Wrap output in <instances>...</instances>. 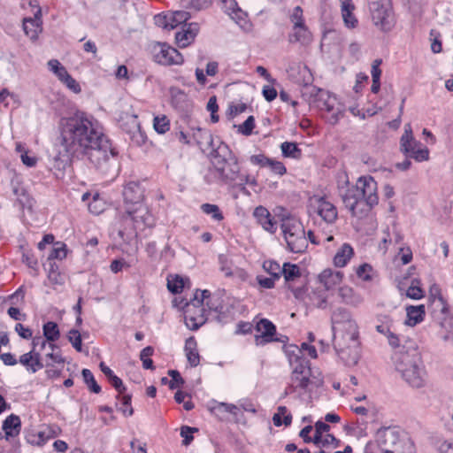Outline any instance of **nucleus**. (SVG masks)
Returning <instances> with one entry per match:
<instances>
[{
  "instance_id": "23",
  "label": "nucleus",
  "mask_w": 453,
  "mask_h": 453,
  "mask_svg": "<svg viewBox=\"0 0 453 453\" xmlns=\"http://www.w3.org/2000/svg\"><path fill=\"white\" fill-rule=\"evenodd\" d=\"M254 217L257 219V222L267 232L273 234L276 232V221L271 216L269 211L263 207L258 206L255 209Z\"/></svg>"
},
{
  "instance_id": "40",
  "label": "nucleus",
  "mask_w": 453,
  "mask_h": 453,
  "mask_svg": "<svg viewBox=\"0 0 453 453\" xmlns=\"http://www.w3.org/2000/svg\"><path fill=\"white\" fill-rule=\"evenodd\" d=\"M282 155L286 157L299 158L302 155L297 144L290 142H284L280 145Z\"/></svg>"
},
{
  "instance_id": "25",
  "label": "nucleus",
  "mask_w": 453,
  "mask_h": 453,
  "mask_svg": "<svg viewBox=\"0 0 453 453\" xmlns=\"http://www.w3.org/2000/svg\"><path fill=\"white\" fill-rule=\"evenodd\" d=\"M342 277L343 274L341 272L326 269L319 274V279L324 287L323 289L328 291L339 285L342 280Z\"/></svg>"
},
{
  "instance_id": "58",
  "label": "nucleus",
  "mask_w": 453,
  "mask_h": 453,
  "mask_svg": "<svg viewBox=\"0 0 453 453\" xmlns=\"http://www.w3.org/2000/svg\"><path fill=\"white\" fill-rule=\"evenodd\" d=\"M267 168H269L273 173L279 175H283L287 172V169L283 163L272 158L269 161Z\"/></svg>"
},
{
  "instance_id": "56",
  "label": "nucleus",
  "mask_w": 453,
  "mask_h": 453,
  "mask_svg": "<svg viewBox=\"0 0 453 453\" xmlns=\"http://www.w3.org/2000/svg\"><path fill=\"white\" fill-rule=\"evenodd\" d=\"M49 348L51 349V352L48 353L46 357L51 360L52 364L64 363L65 360L59 353V348L51 342L49 343Z\"/></svg>"
},
{
  "instance_id": "50",
  "label": "nucleus",
  "mask_w": 453,
  "mask_h": 453,
  "mask_svg": "<svg viewBox=\"0 0 453 453\" xmlns=\"http://www.w3.org/2000/svg\"><path fill=\"white\" fill-rule=\"evenodd\" d=\"M418 280H413L406 292V296L411 299L418 300L424 296L422 288L418 286Z\"/></svg>"
},
{
  "instance_id": "36",
  "label": "nucleus",
  "mask_w": 453,
  "mask_h": 453,
  "mask_svg": "<svg viewBox=\"0 0 453 453\" xmlns=\"http://www.w3.org/2000/svg\"><path fill=\"white\" fill-rule=\"evenodd\" d=\"M216 408L219 411L222 410L226 412L232 414L236 422H242V420H244L243 412L240 406H237L233 403H219Z\"/></svg>"
},
{
  "instance_id": "7",
  "label": "nucleus",
  "mask_w": 453,
  "mask_h": 453,
  "mask_svg": "<svg viewBox=\"0 0 453 453\" xmlns=\"http://www.w3.org/2000/svg\"><path fill=\"white\" fill-rule=\"evenodd\" d=\"M211 296L209 290H203L199 292L196 290L195 296L189 303H186L184 307V320L186 326L191 330H197L203 326L206 318L204 315V309L203 303L204 299Z\"/></svg>"
},
{
  "instance_id": "16",
  "label": "nucleus",
  "mask_w": 453,
  "mask_h": 453,
  "mask_svg": "<svg viewBox=\"0 0 453 453\" xmlns=\"http://www.w3.org/2000/svg\"><path fill=\"white\" fill-rule=\"evenodd\" d=\"M190 19L189 12L186 11H176L169 14H157L154 17L155 24L165 29L172 30Z\"/></svg>"
},
{
  "instance_id": "26",
  "label": "nucleus",
  "mask_w": 453,
  "mask_h": 453,
  "mask_svg": "<svg viewBox=\"0 0 453 453\" xmlns=\"http://www.w3.org/2000/svg\"><path fill=\"white\" fill-rule=\"evenodd\" d=\"M340 3L344 25L349 28H355L358 24V20L353 14L355 5L353 4L352 0H340Z\"/></svg>"
},
{
  "instance_id": "41",
  "label": "nucleus",
  "mask_w": 453,
  "mask_h": 453,
  "mask_svg": "<svg viewBox=\"0 0 453 453\" xmlns=\"http://www.w3.org/2000/svg\"><path fill=\"white\" fill-rule=\"evenodd\" d=\"M43 335L49 342H55L59 338L60 333L57 323L49 321L43 325Z\"/></svg>"
},
{
  "instance_id": "35",
  "label": "nucleus",
  "mask_w": 453,
  "mask_h": 453,
  "mask_svg": "<svg viewBox=\"0 0 453 453\" xmlns=\"http://www.w3.org/2000/svg\"><path fill=\"white\" fill-rule=\"evenodd\" d=\"M293 34L289 36V41L306 43L310 41V33L304 24L293 26Z\"/></svg>"
},
{
  "instance_id": "4",
  "label": "nucleus",
  "mask_w": 453,
  "mask_h": 453,
  "mask_svg": "<svg viewBox=\"0 0 453 453\" xmlns=\"http://www.w3.org/2000/svg\"><path fill=\"white\" fill-rule=\"evenodd\" d=\"M395 369L411 388H420L426 383V372L416 349L399 352L395 357Z\"/></svg>"
},
{
  "instance_id": "61",
  "label": "nucleus",
  "mask_w": 453,
  "mask_h": 453,
  "mask_svg": "<svg viewBox=\"0 0 453 453\" xmlns=\"http://www.w3.org/2000/svg\"><path fill=\"white\" fill-rule=\"evenodd\" d=\"M22 261L31 269L36 271L38 266L37 259L30 251H25L22 255Z\"/></svg>"
},
{
  "instance_id": "59",
  "label": "nucleus",
  "mask_w": 453,
  "mask_h": 453,
  "mask_svg": "<svg viewBox=\"0 0 453 453\" xmlns=\"http://www.w3.org/2000/svg\"><path fill=\"white\" fill-rule=\"evenodd\" d=\"M292 374L303 375L311 374V368L308 361H299L293 369Z\"/></svg>"
},
{
  "instance_id": "17",
  "label": "nucleus",
  "mask_w": 453,
  "mask_h": 453,
  "mask_svg": "<svg viewBox=\"0 0 453 453\" xmlns=\"http://www.w3.org/2000/svg\"><path fill=\"white\" fill-rule=\"evenodd\" d=\"M200 27L198 23L191 22L184 24L181 31L175 35V40L179 47L185 48L188 46L196 38L199 32Z\"/></svg>"
},
{
  "instance_id": "33",
  "label": "nucleus",
  "mask_w": 453,
  "mask_h": 453,
  "mask_svg": "<svg viewBox=\"0 0 453 453\" xmlns=\"http://www.w3.org/2000/svg\"><path fill=\"white\" fill-rule=\"evenodd\" d=\"M309 298L311 303L319 309H325L327 307L328 294L325 289L317 288L313 290L310 294Z\"/></svg>"
},
{
  "instance_id": "18",
  "label": "nucleus",
  "mask_w": 453,
  "mask_h": 453,
  "mask_svg": "<svg viewBox=\"0 0 453 453\" xmlns=\"http://www.w3.org/2000/svg\"><path fill=\"white\" fill-rule=\"evenodd\" d=\"M60 428L56 426H45L36 434H31L27 436V441L30 444L42 446L49 440L58 435Z\"/></svg>"
},
{
  "instance_id": "8",
  "label": "nucleus",
  "mask_w": 453,
  "mask_h": 453,
  "mask_svg": "<svg viewBox=\"0 0 453 453\" xmlns=\"http://www.w3.org/2000/svg\"><path fill=\"white\" fill-rule=\"evenodd\" d=\"M400 151L406 157L413 158L417 162H424L429 159V150L415 139L411 124L404 126V132L400 138Z\"/></svg>"
},
{
  "instance_id": "10",
  "label": "nucleus",
  "mask_w": 453,
  "mask_h": 453,
  "mask_svg": "<svg viewBox=\"0 0 453 453\" xmlns=\"http://www.w3.org/2000/svg\"><path fill=\"white\" fill-rule=\"evenodd\" d=\"M369 6L374 25L383 31L391 30L395 18L390 0H371Z\"/></svg>"
},
{
  "instance_id": "54",
  "label": "nucleus",
  "mask_w": 453,
  "mask_h": 453,
  "mask_svg": "<svg viewBox=\"0 0 453 453\" xmlns=\"http://www.w3.org/2000/svg\"><path fill=\"white\" fill-rule=\"evenodd\" d=\"M255 127V119L253 116L248 117V119L242 124L238 126V131L243 135L251 134L253 129Z\"/></svg>"
},
{
  "instance_id": "52",
  "label": "nucleus",
  "mask_w": 453,
  "mask_h": 453,
  "mask_svg": "<svg viewBox=\"0 0 453 453\" xmlns=\"http://www.w3.org/2000/svg\"><path fill=\"white\" fill-rule=\"evenodd\" d=\"M169 120L165 116L154 118V128L158 134H165L169 130Z\"/></svg>"
},
{
  "instance_id": "44",
  "label": "nucleus",
  "mask_w": 453,
  "mask_h": 453,
  "mask_svg": "<svg viewBox=\"0 0 453 453\" xmlns=\"http://www.w3.org/2000/svg\"><path fill=\"white\" fill-rule=\"evenodd\" d=\"M172 104L176 108L184 109V104L187 101V95L180 88H173L171 89Z\"/></svg>"
},
{
  "instance_id": "14",
  "label": "nucleus",
  "mask_w": 453,
  "mask_h": 453,
  "mask_svg": "<svg viewBox=\"0 0 453 453\" xmlns=\"http://www.w3.org/2000/svg\"><path fill=\"white\" fill-rule=\"evenodd\" d=\"M255 329L259 333L255 335V343L257 346H264L273 342H284L283 340L274 337L276 334V326L267 319H261L257 321Z\"/></svg>"
},
{
  "instance_id": "38",
  "label": "nucleus",
  "mask_w": 453,
  "mask_h": 453,
  "mask_svg": "<svg viewBox=\"0 0 453 453\" xmlns=\"http://www.w3.org/2000/svg\"><path fill=\"white\" fill-rule=\"evenodd\" d=\"M281 275L287 282L294 281L301 277L300 268L296 265L285 263L282 266Z\"/></svg>"
},
{
  "instance_id": "30",
  "label": "nucleus",
  "mask_w": 453,
  "mask_h": 453,
  "mask_svg": "<svg viewBox=\"0 0 453 453\" xmlns=\"http://www.w3.org/2000/svg\"><path fill=\"white\" fill-rule=\"evenodd\" d=\"M407 319L405 320V324L410 326H414L417 324L420 323L424 319L425 315V306L418 305L412 306L410 305L406 308Z\"/></svg>"
},
{
  "instance_id": "31",
  "label": "nucleus",
  "mask_w": 453,
  "mask_h": 453,
  "mask_svg": "<svg viewBox=\"0 0 453 453\" xmlns=\"http://www.w3.org/2000/svg\"><path fill=\"white\" fill-rule=\"evenodd\" d=\"M21 427V421L19 416L11 414L6 418L3 423V430L5 432L6 436H16L19 434Z\"/></svg>"
},
{
  "instance_id": "20",
  "label": "nucleus",
  "mask_w": 453,
  "mask_h": 453,
  "mask_svg": "<svg viewBox=\"0 0 453 453\" xmlns=\"http://www.w3.org/2000/svg\"><path fill=\"white\" fill-rule=\"evenodd\" d=\"M219 261V270L224 273L225 277L237 279L241 281L247 280L248 273L243 269L234 266L232 261L228 260L226 257L220 255Z\"/></svg>"
},
{
  "instance_id": "51",
  "label": "nucleus",
  "mask_w": 453,
  "mask_h": 453,
  "mask_svg": "<svg viewBox=\"0 0 453 453\" xmlns=\"http://www.w3.org/2000/svg\"><path fill=\"white\" fill-rule=\"evenodd\" d=\"M168 375L172 378V380L169 381L170 389H175L184 385L185 380L177 370H169Z\"/></svg>"
},
{
  "instance_id": "64",
  "label": "nucleus",
  "mask_w": 453,
  "mask_h": 453,
  "mask_svg": "<svg viewBox=\"0 0 453 453\" xmlns=\"http://www.w3.org/2000/svg\"><path fill=\"white\" fill-rule=\"evenodd\" d=\"M290 19L294 23V26L304 24L303 10L300 6H296L294 9L293 13L290 16Z\"/></svg>"
},
{
  "instance_id": "42",
  "label": "nucleus",
  "mask_w": 453,
  "mask_h": 453,
  "mask_svg": "<svg viewBox=\"0 0 453 453\" xmlns=\"http://www.w3.org/2000/svg\"><path fill=\"white\" fill-rule=\"evenodd\" d=\"M84 382L89 388V390L95 394L101 392V387L96 381L93 373L88 369H83L81 372Z\"/></svg>"
},
{
  "instance_id": "2",
  "label": "nucleus",
  "mask_w": 453,
  "mask_h": 453,
  "mask_svg": "<svg viewBox=\"0 0 453 453\" xmlns=\"http://www.w3.org/2000/svg\"><path fill=\"white\" fill-rule=\"evenodd\" d=\"M334 348L347 365H355L359 359L358 326L350 312L336 309L331 316Z\"/></svg>"
},
{
  "instance_id": "19",
  "label": "nucleus",
  "mask_w": 453,
  "mask_h": 453,
  "mask_svg": "<svg viewBox=\"0 0 453 453\" xmlns=\"http://www.w3.org/2000/svg\"><path fill=\"white\" fill-rule=\"evenodd\" d=\"M428 311L433 319L442 326L449 315L446 301L443 298L432 299L428 303Z\"/></svg>"
},
{
  "instance_id": "6",
  "label": "nucleus",
  "mask_w": 453,
  "mask_h": 453,
  "mask_svg": "<svg viewBox=\"0 0 453 453\" xmlns=\"http://www.w3.org/2000/svg\"><path fill=\"white\" fill-rule=\"evenodd\" d=\"M280 228L287 249L293 253H303L308 247V239L305 235L304 226L302 222L295 218L282 219Z\"/></svg>"
},
{
  "instance_id": "43",
  "label": "nucleus",
  "mask_w": 453,
  "mask_h": 453,
  "mask_svg": "<svg viewBox=\"0 0 453 453\" xmlns=\"http://www.w3.org/2000/svg\"><path fill=\"white\" fill-rule=\"evenodd\" d=\"M50 71H51L61 81L68 73L66 68L61 65L58 59H50L47 63Z\"/></svg>"
},
{
  "instance_id": "47",
  "label": "nucleus",
  "mask_w": 453,
  "mask_h": 453,
  "mask_svg": "<svg viewBox=\"0 0 453 453\" xmlns=\"http://www.w3.org/2000/svg\"><path fill=\"white\" fill-rule=\"evenodd\" d=\"M263 268L271 276L274 277V279H280L281 276L282 267H280V265L274 261H265L263 264Z\"/></svg>"
},
{
  "instance_id": "63",
  "label": "nucleus",
  "mask_w": 453,
  "mask_h": 453,
  "mask_svg": "<svg viewBox=\"0 0 453 453\" xmlns=\"http://www.w3.org/2000/svg\"><path fill=\"white\" fill-rule=\"evenodd\" d=\"M110 383L112 387L119 392L118 398H120V395L126 391V387L123 384V381L120 378L116 376L115 374L109 379Z\"/></svg>"
},
{
  "instance_id": "3",
  "label": "nucleus",
  "mask_w": 453,
  "mask_h": 453,
  "mask_svg": "<svg viewBox=\"0 0 453 453\" xmlns=\"http://www.w3.org/2000/svg\"><path fill=\"white\" fill-rule=\"evenodd\" d=\"M377 182L370 176H361L356 185L341 193L345 207L354 217L362 218L379 202Z\"/></svg>"
},
{
  "instance_id": "46",
  "label": "nucleus",
  "mask_w": 453,
  "mask_h": 453,
  "mask_svg": "<svg viewBox=\"0 0 453 453\" xmlns=\"http://www.w3.org/2000/svg\"><path fill=\"white\" fill-rule=\"evenodd\" d=\"M211 4V0H181V4L187 9H193L196 11H201L209 7Z\"/></svg>"
},
{
  "instance_id": "9",
  "label": "nucleus",
  "mask_w": 453,
  "mask_h": 453,
  "mask_svg": "<svg viewBox=\"0 0 453 453\" xmlns=\"http://www.w3.org/2000/svg\"><path fill=\"white\" fill-rule=\"evenodd\" d=\"M312 104L319 110L325 111L327 113V121L332 125L338 123L343 116V106L334 96L330 95L327 91L319 89Z\"/></svg>"
},
{
  "instance_id": "5",
  "label": "nucleus",
  "mask_w": 453,
  "mask_h": 453,
  "mask_svg": "<svg viewBox=\"0 0 453 453\" xmlns=\"http://www.w3.org/2000/svg\"><path fill=\"white\" fill-rule=\"evenodd\" d=\"M218 143L213 152H211V161L219 178L225 183L231 184L237 180L240 167L228 146L219 140Z\"/></svg>"
},
{
  "instance_id": "29",
  "label": "nucleus",
  "mask_w": 453,
  "mask_h": 453,
  "mask_svg": "<svg viewBox=\"0 0 453 453\" xmlns=\"http://www.w3.org/2000/svg\"><path fill=\"white\" fill-rule=\"evenodd\" d=\"M42 11L41 8H38L36 13L35 14V19H25L23 22V29L27 35L30 36L32 39L37 38L38 35V27H40L39 22H41Z\"/></svg>"
},
{
  "instance_id": "62",
  "label": "nucleus",
  "mask_w": 453,
  "mask_h": 453,
  "mask_svg": "<svg viewBox=\"0 0 453 453\" xmlns=\"http://www.w3.org/2000/svg\"><path fill=\"white\" fill-rule=\"evenodd\" d=\"M271 158L267 157L264 154L252 155L250 157V161L253 165H259L261 167H267Z\"/></svg>"
},
{
  "instance_id": "34",
  "label": "nucleus",
  "mask_w": 453,
  "mask_h": 453,
  "mask_svg": "<svg viewBox=\"0 0 453 453\" xmlns=\"http://www.w3.org/2000/svg\"><path fill=\"white\" fill-rule=\"evenodd\" d=\"M338 295L342 301L347 304L357 305L361 303L360 297L356 296L353 289L348 286L339 288Z\"/></svg>"
},
{
  "instance_id": "12",
  "label": "nucleus",
  "mask_w": 453,
  "mask_h": 453,
  "mask_svg": "<svg viewBox=\"0 0 453 453\" xmlns=\"http://www.w3.org/2000/svg\"><path fill=\"white\" fill-rule=\"evenodd\" d=\"M124 223L126 225H136L140 229L153 226L152 215L143 203L134 207H127L124 212Z\"/></svg>"
},
{
  "instance_id": "60",
  "label": "nucleus",
  "mask_w": 453,
  "mask_h": 453,
  "mask_svg": "<svg viewBox=\"0 0 453 453\" xmlns=\"http://www.w3.org/2000/svg\"><path fill=\"white\" fill-rule=\"evenodd\" d=\"M70 90L78 94L81 92V88L79 83L69 74L61 81Z\"/></svg>"
},
{
  "instance_id": "37",
  "label": "nucleus",
  "mask_w": 453,
  "mask_h": 453,
  "mask_svg": "<svg viewBox=\"0 0 453 453\" xmlns=\"http://www.w3.org/2000/svg\"><path fill=\"white\" fill-rule=\"evenodd\" d=\"M310 375L311 374H291L292 384L287 388V393L294 391L296 388L306 389L311 383Z\"/></svg>"
},
{
  "instance_id": "57",
  "label": "nucleus",
  "mask_w": 453,
  "mask_h": 453,
  "mask_svg": "<svg viewBox=\"0 0 453 453\" xmlns=\"http://www.w3.org/2000/svg\"><path fill=\"white\" fill-rule=\"evenodd\" d=\"M196 431H197L196 428H193V427H190L188 426H181L180 435L183 437L182 443L186 446L188 445L194 439V437L192 435L193 432H196Z\"/></svg>"
},
{
  "instance_id": "53",
  "label": "nucleus",
  "mask_w": 453,
  "mask_h": 453,
  "mask_svg": "<svg viewBox=\"0 0 453 453\" xmlns=\"http://www.w3.org/2000/svg\"><path fill=\"white\" fill-rule=\"evenodd\" d=\"M68 340L72 343L73 347L79 352L81 351L82 342L81 336L78 330L72 329L68 334Z\"/></svg>"
},
{
  "instance_id": "45",
  "label": "nucleus",
  "mask_w": 453,
  "mask_h": 453,
  "mask_svg": "<svg viewBox=\"0 0 453 453\" xmlns=\"http://www.w3.org/2000/svg\"><path fill=\"white\" fill-rule=\"evenodd\" d=\"M201 210L203 211V213L211 215V218L217 221H221L224 219V216L220 211L219 207L216 204L203 203L201 205Z\"/></svg>"
},
{
  "instance_id": "13",
  "label": "nucleus",
  "mask_w": 453,
  "mask_h": 453,
  "mask_svg": "<svg viewBox=\"0 0 453 453\" xmlns=\"http://www.w3.org/2000/svg\"><path fill=\"white\" fill-rule=\"evenodd\" d=\"M376 441L382 453H394V449L400 448L403 443L399 439L398 433L389 427L379 429Z\"/></svg>"
},
{
  "instance_id": "15",
  "label": "nucleus",
  "mask_w": 453,
  "mask_h": 453,
  "mask_svg": "<svg viewBox=\"0 0 453 453\" xmlns=\"http://www.w3.org/2000/svg\"><path fill=\"white\" fill-rule=\"evenodd\" d=\"M140 229L136 225H126L124 223V213L121 216V226L118 231V235L128 247L124 250L130 256L135 255L138 251L137 230Z\"/></svg>"
},
{
  "instance_id": "24",
  "label": "nucleus",
  "mask_w": 453,
  "mask_h": 453,
  "mask_svg": "<svg viewBox=\"0 0 453 453\" xmlns=\"http://www.w3.org/2000/svg\"><path fill=\"white\" fill-rule=\"evenodd\" d=\"M19 362L26 367L27 372L32 373H35L37 371L43 368L40 353L34 351V349L21 355Z\"/></svg>"
},
{
  "instance_id": "55",
  "label": "nucleus",
  "mask_w": 453,
  "mask_h": 453,
  "mask_svg": "<svg viewBox=\"0 0 453 453\" xmlns=\"http://www.w3.org/2000/svg\"><path fill=\"white\" fill-rule=\"evenodd\" d=\"M184 287L183 279L176 276L173 280H168L167 288L173 294L180 293Z\"/></svg>"
},
{
  "instance_id": "49",
  "label": "nucleus",
  "mask_w": 453,
  "mask_h": 453,
  "mask_svg": "<svg viewBox=\"0 0 453 453\" xmlns=\"http://www.w3.org/2000/svg\"><path fill=\"white\" fill-rule=\"evenodd\" d=\"M237 180H239V182L236 183L235 185L242 192L246 191V188H245L246 185L257 186V184L256 177L251 176L250 174H240L239 173V177H238Z\"/></svg>"
},
{
  "instance_id": "39",
  "label": "nucleus",
  "mask_w": 453,
  "mask_h": 453,
  "mask_svg": "<svg viewBox=\"0 0 453 453\" xmlns=\"http://www.w3.org/2000/svg\"><path fill=\"white\" fill-rule=\"evenodd\" d=\"M379 324L376 326V331L385 336L391 331L394 321L388 315H379L377 317Z\"/></svg>"
},
{
  "instance_id": "28",
  "label": "nucleus",
  "mask_w": 453,
  "mask_h": 453,
  "mask_svg": "<svg viewBox=\"0 0 453 453\" xmlns=\"http://www.w3.org/2000/svg\"><path fill=\"white\" fill-rule=\"evenodd\" d=\"M185 352L190 365L193 367L197 366L200 363V356L197 350L196 341L193 336L186 340Z\"/></svg>"
},
{
  "instance_id": "22",
  "label": "nucleus",
  "mask_w": 453,
  "mask_h": 453,
  "mask_svg": "<svg viewBox=\"0 0 453 453\" xmlns=\"http://www.w3.org/2000/svg\"><path fill=\"white\" fill-rule=\"evenodd\" d=\"M317 213L327 224H333L338 216L336 207L325 198L318 200Z\"/></svg>"
},
{
  "instance_id": "1",
  "label": "nucleus",
  "mask_w": 453,
  "mask_h": 453,
  "mask_svg": "<svg viewBox=\"0 0 453 453\" xmlns=\"http://www.w3.org/2000/svg\"><path fill=\"white\" fill-rule=\"evenodd\" d=\"M59 128L60 144L68 157L86 158L98 170H107L111 158L117 152L93 116L78 111L61 119Z\"/></svg>"
},
{
  "instance_id": "21",
  "label": "nucleus",
  "mask_w": 453,
  "mask_h": 453,
  "mask_svg": "<svg viewBox=\"0 0 453 453\" xmlns=\"http://www.w3.org/2000/svg\"><path fill=\"white\" fill-rule=\"evenodd\" d=\"M123 196L127 205L126 208L142 203V190L140 185L135 182H130L124 188Z\"/></svg>"
},
{
  "instance_id": "48",
  "label": "nucleus",
  "mask_w": 453,
  "mask_h": 453,
  "mask_svg": "<svg viewBox=\"0 0 453 453\" xmlns=\"http://www.w3.org/2000/svg\"><path fill=\"white\" fill-rule=\"evenodd\" d=\"M66 254H67L66 245L62 242H56L54 244V247H53L50 254L49 255L48 259L49 260H52V259L62 260V259L65 258Z\"/></svg>"
},
{
  "instance_id": "11",
  "label": "nucleus",
  "mask_w": 453,
  "mask_h": 453,
  "mask_svg": "<svg viewBox=\"0 0 453 453\" xmlns=\"http://www.w3.org/2000/svg\"><path fill=\"white\" fill-rule=\"evenodd\" d=\"M151 53L154 61L162 65H181L184 61L182 55L167 43H154Z\"/></svg>"
},
{
  "instance_id": "32",
  "label": "nucleus",
  "mask_w": 453,
  "mask_h": 453,
  "mask_svg": "<svg viewBox=\"0 0 453 453\" xmlns=\"http://www.w3.org/2000/svg\"><path fill=\"white\" fill-rule=\"evenodd\" d=\"M353 255V249L349 244H343L334 257V264L337 267H343Z\"/></svg>"
},
{
  "instance_id": "27",
  "label": "nucleus",
  "mask_w": 453,
  "mask_h": 453,
  "mask_svg": "<svg viewBox=\"0 0 453 453\" xmlns=\"http://www.w3.org/2000/svg\"><path fill=\"white\" fill-rule=\"evenodd\" d=\"M194 136L200 148L203 150H210V153L213 152V150H215L219 144L218 142L217 144L215 143L212 134L205 129L199 128L197 133L194 134Z\"/></svg>"
}]
</instances>
